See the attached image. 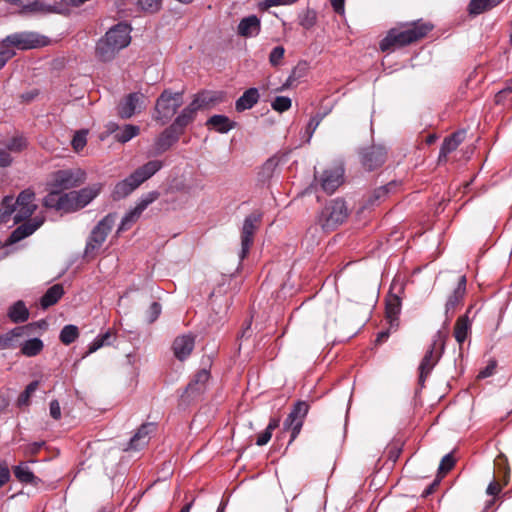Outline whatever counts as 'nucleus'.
Segmentation results:
<instances>
[{"mask_svg": "<svg viewBox=\"0 0 512 512\" xmlns=\"http://www.w3.org/2000/svg\"><path fill=\"white\" fill-rule=\"evenodd\" d=\"M163 166L160 160H151L137 168L125 179L117 182L112 190L111 196L114 200H121L129 196L142 183L155 175Z\"/></svg>", "mask_w": 512, "mask_h": 512, "instance_id": "f257e3e1", "label": "nucleus"}, {"mask_svg": "<svg viewBox=\"0 0 512 512\" xmlns=\"http://www.w3.org/2000/svg\"><path fill=\"white\" fill-rule=\"evenodd\" d=\"M431 29V25L420 22L412 23L404 28H393L380 42V49L385 52L411 44L426 36Z\"/></svg>", "mask_w": 512, "mask_h": 512, "instance_id": "f03ea898", "label": "nucleus"}, {"mask_svg": "<svg viewBox=\"0 0 512 512\" xmlns=\"http://www.w3.org/2000/svg\"><path fill=\"white\" fill-rule=\"evenodd\" d=\"M102 188L101 184H93L92 186L85 187L79 191H70L59 197L58 210L65 212H73L87 206L97 195Z\"/></svg>", "mask_w": 512, "mask_h": 512, "instance_id": "7ed1b4c3", "label": "nucleus"}, {"mask_svg": "<svg viewBox=\"0 0 512 512\" xmlns=\"http://www.w3.org/2000/svg\"><path fill=\"white\" fill-rule=\"evenodd\" d=\"M447 334L441 330L433 336L432 343L425 352L419 365V383L424 384L426 378L430 375L433 368L439 362L445 347Z\"/></svg>", "mask_w": 512, "mask_h": 512, "instance_id": "20e7f679", "label": "nucleus"}, {"mask_svg": "<svg viewBox=\"0 0 512 512\" xmlns=\"http://www.w3.org/2000/svg\"><path fill=\"white\" fill-rule=\"evenodd\" d=\"M48 42L47 37L31 31L13 33L1 41L4 48L10 50L13 56L15 55V49L28 50L40 48L46 46Z\"/></svg>", "mask_w": 512, "mask_h": 512, "instance_id": "39448f33", "label": "nucleus"}, {"mask_svg": "<svg viewBox=\"0 0 512 512\" xmlns=\"http://www.w3.org/2000/svg\"><path fill=\"white\" fill-rule=\"evenodd\" d=\"M115 221L116 214L110 213L100 220L93 228L85 247V255L87 257L94 256L99 251L108 234L112 230Z\"/></svg>", "mask_w": 512, "mask_h": 512, "instance_id": "423d86ee", "label": "nucleus"}, {"mask_svg": "<svg viewBox=\"0 0 512 512\" xmlns=\"http://www.w3.org/2000/svg\"><path fill=\"white\" fill-rule=\"evenodd\" d=\"M348 216V209L341 199L330 201L319 215V224L325 230H333L343 223Z\"/></svg>", "mask_w": 512, "mask_h": 512, "instance_id": "0eeeda50", "label": "nucleus"}, {"mask_svg": "<svg viewBox=\"0 0 512 512\" xmlns=\"http://www.w3.org/2000/svg\"><path fill=\"white\" fill-rule=\"evenodd\" d=\"M182 105V93L164 90L157 99L154 118L162 124L168 122Z\"/></svg>", "mask_w": 512, "mask_h": 512, "instance_id": "6e6552de", "label": "nucleus"}, {"mask_svg": "<svg viewBox=\"0 0 512 512\" xmlns=\"http://www.w3.org/2000/svg\"><path fill=\"white\" fill-rule=\"evenodd\" d=\"M85 181V172L81 169H65L56 171L51 178L50 186L57 191L68 190L81 185Z\"/></svg>", "mask_w": 512, "mask_h": 512, "instance_id": "1a4fd4ad", "label": "nucleus"}, {"mask_svg": "<svg viewBox=\"0 0 512 512\" xmlns=\"http://www.w3.org/2000/svg\"><path fill=\"white\" fill-rule=\"evenodd\" d=\"M260 222V213L254 212L245 218L241 230V252L239 254V258L241 260H243L248 255L254 241V235L259 228Z\"/></svg>", "mask_w": 512, "mask_h": 512, "instance_id": "9d476101", "label": "nucleus"}, {"mask_svg": "<svg viewBox=\"0 0 512 512\" xmlns=\"http://www.w3.org/2000/svg\"><path fill=\"white\" fill-rule=\"evenodd\" d=\"M34 199L35 194L30 189L22 191L16 200L12 196L5 197L0 206V224L9 221L14 207L36 205Z\"/></svg>", "mask_w": 512, "mask_h": 512, "instance_id": "9b49d317", "label": "nucleus"}, {"mask_svg": "<svg viewBox=\"0 0 512 512\" xmlns=\"http://www.w3.org/2000/svg\"><path fill=\"white\" fill-rule=\"evenodd\" d=\"M309 410V405L305 401H298L292 411L287 416L284 421L283 428L284 430L291 431L290 443L293 442L298 434L300 433L304 418L306 417Z\"/></svg>", "mask_w": 512, "mask_h": 512, "instance_id": "f8f14e48", "label": "nucleus"}, {"mask_svg": "<svg viewBox=\"0 0 512 512\" xmlns=\"http://www.w3.org/2000/svg\"><path fill=\"white\" fill-rule=\"evenodd\" d=\"M159 196H160V194L157 191H151V192L143 195L140 198V200L138 201V203L136 204V206L134 207V209L129 211L123 217V219L118 227L117 232L120 233L122 231L128 230L132 226V224L135 223L139 219V217L141 216L143 211L150 204H152L154 201H156L159 198Z\"/></svg>", "mask_w": 512, "mask_h": 512, "instance_id": "ddd939ff", "label": "nucleus"}, {"mask_svg": "<svg viewBox=\"0 0 512 512\" xmlns=\"http://www.w3.org/2000/svg\"><path fill=\"white\" fill-rule=\"evenodd\" d=\"M146 97L140 92H134L124 97L118 104V115L123 119L131 118L145 107Z\"/></svg>", "mask_w": 512, "mask_h": 512, "instance_id": "4468645a", "label": "nucleus"}, {"mask_svg": "<svg viewBox=\"0 0 512 512\" xmlns=\"http://www.w3.org/2000/svg\"><path fill=\"white\" fill-rule=\"evenodd\" d=\"M387 158V151L382 145L367 147L361 152V163L369 171L382 166Z\"/></svg>", "mask_w": 512, "mask_h": 512, "instance_id": "2eb2a0df", "label": "nucleus"}, {"mask_svg": "<svg viewBox=\"0 0 512 512\" xmlns=\"http://www.w3.org/2000/svg\"><path fill=\"white\" fill-rule=\"evenodd\" d=\"M344 169L340 166L325 170L319 178V184L324 192L332 194L343 182Z\"/></svg>", "mask_w": 512, "mask_h": 512, "instance_id": "dca6fc26", "label": "nucleus"}, {"mask_svg": "<svg viewBox=\"0 0 512 512\" xmlns=\"http://www.w3.org/2000/svg\"><path fill=\"white\" fill-rule=\"evenodd\" d=\"M105 37L117 49L126 47L131 40L130 27L125 23H119L106 32Z\"/></svg>", "mask_w": 512, "mask_h": 512, "instance_id": "f3484780", "label": "nucleus"}, {"mask_svg": "<svg viewBox=\"0 0 512 512\" xmlns=\"http://www.w3.org/2000/svg\"><path fill=\"white\" fill-rule=\"evenodd\" d=\"M195 346V337L191 334L181 335L175 338L173 342V352L175 357L183 361L187 359Z\"/></svg>", "mask_w": 512, "mask_h": 512, "instance_id": "a211bd4d", "label": "nucleus"}, {"mask_svg": "<svg viewBox=\"0 0 512 512\" xmlns=\"http://www.w3.org/2000/svg\"><path fill=\"white\" fill-rule=\"evenodd\" d=\"M44 218L36 216L18 226L10 235V242L16 243L33 234L42 224Z\"/></svg>", "mask_w": 512, "mask_h": 512, "instance_id": "6ab92c4d", "label": "nucleus"}, {"mask_svg": "<svg viewBox=\"0 0 512 512\" xmlns=\"http://www.w3.org/2000/svg\"><path fill=\"white\" fill-rule=\"evenodd\" d=\"M28 326H18L0 335V350L20 347L22 338L26 335Z\"/></svg>", "mask_w": 512, "mask_h": 512, "instance_id": "aec40b11", "label": "nucleus"}, {"mask_svg": "<svg viewBox=\"0 0 512 512\" xmlns=\"http://www.w3.org/2000/svg\"><path fill=\"white\" fill-rule=\"evenodd\" d=\"M466 291V277L461 276L459 278L457 287L454 289L453 293L448 297L447 302L445 304V314L447 319L450 318L449 314L453 315L456 308L460 305L464 294Z\"/></svg>", "mask_w": 512, "mask_h": 512, "instance_id": "412c9836", "label": "nucleus"}, {"mask_svg": "<svg viewBox=\"0 0 512 512\" xmlns=\"http://www.w3.org/2000/svg\"><path fill=\"white\" fill-rule=\"evenodd\" d=\"M180 134L172 125L166 128L155 141V152L159 154L168 150L178 140Z\"/></svg>", "mask_w": 512, "mask_h": 512, "instance_id": "4be33fe9", "label": "nucleus"}, {"mask_svg": "<svg viewBox=\"0 0 512 512\" xmlns=\"http://www.w3.org/2000/svg\"><path fill=\"white\" fill-rule=\"evenodd\" d=\"M209 378L210 372L207 369L199 370L194 375L193 379L190 381L186 388V393L188 396L194 397L202 393L206 388V384L209 381Z\"/></svg>", "mask_w": 512, "mask_h": 512, "instance_id": "5701e85b", "label": "nucleus"}, {"mask_svg": "<svg viewBox=\"0 0 512 512\" xmlns=\"http://www.w3.org/2000/svg\"><path fill=\"white\" fill-rule=\"evenodd\" d=\"M260 20L255 15L243 18L238 25V34L243 37L257 36L260 32Z\"/></svg>", "mask_w": 512, "mask_h": 512, "instance_id": "b1692460", "label": "nucleus"}, {"mask_svg": "<svg viewBox=\"0 0 512 512\" xmlns=\"http://www.w3.org/2000/svg\"><path fill=\"white\" fill-rule=\"evenodd\" d=\"M154 429L155 426L152 423L143 424L131 438L129 448L138 450L145 446L149 441V435L154 431Z\"/></svg>", "mask_w": 512, "mask_h": 512, "instance_id": "393cba45", "label": "nucleus"}, {"mask_svg": "<svg viewBox=\"0 0 512 512\" xmlns=\"http://www.w3.org/2000/svg\"><path fill=\"white\" fill-rule=\"evenodd\" d=\"M223 99L222 93L219 92H212V91H204L199 93L192 103L198 110L204 109L210 106H213L219 102H221Z\"/></svg>", "mask_w": 512, "mask_h": 512, "instance_id": "a878e982", "label": "nucleus"}, {"mask_svg": "<svg viewBox=\"0 0 512 512\" xmlns=\"http://www.w3.org/2000/svg\"><path fill=\"white\" fill-rule=\"evenodd\" d=\"M471 333V321L467 314L460 316L454 326V337L461 347Z\"/></svg>", "mask_w": 512, "mask_h": 512, "instance_id": "bb28decb", "label": "nucleus"}, {"mask_svg": "<svg viewBox=\"0 0 512 512\" xmlns=\"http://www.w3.org/2000/svg\"><path fill=\"white\" fill-rule=\"evenodd\" d=\"M259 92L257 88H249L243 95L236 101L235 108L238 112L251 109L259 100Z\"/></svg>", "mask_w": 512, "mask_h": 512, "instance_id": "cd10ccee", "label": "nucleus"}, {"mask_svg": "<svg viewBox=\"0 0 512 512\" xmlns=\"http://www.w3.org/2000/svg\"><path fill=\"white\" fill-rule=\"evenodd\" d=\"M197 111L198 109L191 102L190 105L184 108L182 112L176 117L172 123V126L175 127V129H177L180 133H182L183 129L194 120Z\"/></svg>", "mask_w": 512, "mask_h": 512, "instance_id": "c85d7f7f", "label": "nucleus"}, {"mask_svg": "<svg viewBox=\"0 0 512 512\" xmlns=\"http://www.w3.org/2000/svg\"><path fill=\"white\" fill-rule=\"evenodd\" d=\"M14 476L21 483L38 485L40 479L34 475L27 463L21 462L19 465L13 468Z\"/></svg>", "mask_w": 512, "mask_h": 512, "instance_id": "c756f323", "label": "nucleus"}, {"mask_svg": "<svg viewBox=\"0 0 512 512\" xmlns=\"http://www.w3.org/2000/svg\"><path fill=\"white\" fill-rule=\"evenodd\" d=\"M206 125L219 133H227L235 127V122L225 115H213L207 120Z\"/></svg>", "mask_w": 512, "mask_h": 512, "instance_id": "7c9ffc66", "label": "nucleus"}, {"mask_svg": "<svg viewBox=\"0 0 512 512\" xmlns=\"http://www.w3.org/2000/svg\"><path fill=\"white\" fill-rule=\"evenodd\" d=\"M8 317L13 323H23L29 318V311L21 300L15 302L8 309Z\"/></svg>", "mask_w": 512, "mask_h": 512, "instance_id": "2f4dec72", "label": "nucleus"}, {"mask_svg": "<svg viewBox=\"0 0 512 512\" xmlns=\"http://www.w3.org/2000/svg\"><path fill=\"white\" fill-rule=\"evenodd\" d=\"M401 311V300L397 295H391L386 301V318L391 326L396 325Z\"/></svg>", "mask_w": 512, "mask_h": 512, "instance_id": "473e14b6", "label": "nucleus"}, {"mask_svg": "<svg viewBox=\"0 0 512 512\" xmlns=\"http://www.w3.org/2000/svg\"><path fill=\"white\" fill-rule=\"evenodd\" d=\"M118 51L119 49L114 47L106 37L100 39L96 46V55L102 61L113 59Z\"/></svg>", "mask_w": 512, "mask_h": 512, "instance_id": "72a5a7b5", "label": "nucleus"}, {"mask_svg": "<svg viewBox=\"0 0 512 512\" xmlns=\"http://www.w3.org/2000/svg\"><path fill=\"white\" fill-rule=\"evenodd\" d=\"M64 294V289L61 284H55L50 287L41 298V306L46 309L56 304Z\"/></svg>", "mask_w": 512, "mask_h": 512, "instance_id": "f704fd0d", "label": "nucleus"}, {"mask_svg": "<svg viewBox=\"0 0 512 512\" xmlns=\"http://www.w3.org/2000/svg\"><path fill=\"white\" fill-rule=\"evenodd\" d=\"M44 348L43 341L39 338H32L24 342L21 341L20 352L26 357L38 355Z\"/></svg>", "mask_w": 512, "mask_h": 512, "instance_id": "c9c22d12", "label": "nucleus"}, {"mask_svg": "<svg viewBox=\"0 0 512 512\" xmlns=\"http://www.w3.org/2000/svg\"><path fill=\"white\" fill-rule=\"evenodd\" d=\"M463 140V133L457 132L452 134L451 136L447 137L440 150V158L446 157L449 153L456 150L457 147L460 145V143Z\"/></svg>", "mask_w": 512, "mask_h": 512, "instance_id": "e433bc0d", "label": "nucleus"}, {"mask_svg": "<svg viewBox=\"0 0 512 512\" xmlns=\"http://www.w3.org/2000/svg\"><path fill=\"white\" fill-rule=\"evenodd\" d=\"M394 186L395 183L390 182L385 186H381L375 189L373 193L368 197L364 208L372 207L376 205L379 201L383 200Z\"/></svg>", "mask_w": 512, "mask_h": 512, "instance_id": "4c0bfd02", "label": "nucleus"}, {"mask_svg": "<svg viewBox=\"0 0 512 512\" xmlns=\"http://www.w3.org/2000/svg\"><path fill=\"white\" fill-rule=\"evenodd\" d=\"M139 132L140 128L138 126L126 124L116 133L115 138L120 143H126L137 136Z\"/></svg>", "mask_w": 512, "mask_h": 512, "instance_id": "58836bf2", "label": "nucleus"}, {"mask_svg": "<svg viewBox=\"0 0 512 512\" xmlns=\"http://www.w3.org/2000/svg\"><path fill=\"white\" fill-rule=\"evenodd\" d=\"M299 25L309 30L315 26L317 22V13L315 10L307 8L298 15Z\"/></svg>", "mask_w": 512, "mask_h": 512, "instance_id": "ea45409f", "label": "nucleus"}, {"mask_svg": "<svg viewBox=\"0 0 512 512\" xmlns=\"http://www.w3.org/2000/svg\"><path fill=\"white\" fill-rule=\"evenodd\" d=\"M78 337H79L78 327L75 325H71V324L64 326L59 335L60 341L65 345H69V344L73 343Z\"/></svg>", "mask_w": 512, "mask_h": 512, "instance_id": "a19ab883", "label": "nucleus"}, {"mask_svg": "<svg viewBox=\"0 0 512 512\" xmlns=\"http://www.w3.org/2000/svg\"><path fill=\"white\" fill-rule=\"evenodd\" d=\"M4 145L11 153H20L27 147V139L23 135H16Z\"/></svg>", "mask_w": 512, "mask_h": 512, "instance_id": "79ce46f5", "label": "nucleus"}, {"mask_svg": "<svg viewBox=\"0 0 512 512\" xmlns=\"http://www.w3.org/2000/svg\"><path fill=\"white\" fill-rule=\"evenodd\" d=\"M37 205L14 207V223L27 220L36 210Z\"/></svg>", "mask_w": 512, "mask_h": 512, "instance_id": "37998d69", "label": "nucleus"}, {"mask_svg": "<svg viewBox=\"0 0 512 512\" xmlns=\"http://www.w3.org/2000/svg\"><path fill=\"white\" fill-rule=\"evenodd\" d=\"M493 8L491 0H471L469 3V12L473 15H479Z\"/></svg>", "mask_w": 512, "mask_h": 512, "instance_id": "c03bdc74", "label": "nucleus"}, {"mask_svg": "<svg viewBox=\"0 0 512 512\" xmlns=\"http://www.w3.org/2000/svg\"><path fill=\"white\" fill-rule=\"evenodd\" d=\"M38 386H39L38 381H32L31 383H29L26 386L25 390L19 395L18 400H17L18 405L19 406L28 405L30 402V397L37 390Z\"/></svg>", "mask_w": 512, "mask_h": 512, "instance_id": "a18cd8bd", "label": "nucleus"}, {"mask_svg": "<svg viewBox=\"0 0 512 512\" xmlns=\"http://www.w3.org/2000/svg\"><path fill=\"white\" fill-rule=\"evenodd\" d=\"M507 100H512V79L495 95L496 104H504Z\"/></svg>", "mask_w": 512, "mask_h": 512, "instance_id": "49530a36", "label": "nucleus"}, {"mask_svg": "<svg viewBox=\"0 0 512 512\" xmlns=\"http://www.w3.org/2000/svg\"><path fill=\"white\" fill-rule=\"evenodd\" d=\"M323 115H320V114H317L315 116H313L308 124H307V127L305 129V136L307 137L306 138V142L309 143L315 130L317 129V127L319 126V124L321 123L322 119H323Z\"/></svg>", "mask_w": 512, "mask_h": 512, "instance_id": "de8ad7c7", "label": "nucleus"}, {"mask_svg": "<svg viewBox=\"0 0 512 512\" xmlns=\"http://www.w3.org/2000/svg\"><path fill=\"white\" fill-rule=\"evenodd\" d=\"M291 99L289 97H285V96H277L273 101H272V108L278 112H284V111H287L288 109H290L291 107Z\"/></svg>", "mask_w": 512, "mask_h": 512, "instance_id": "09e8293b", "label": "nucleus"}, {"mask_svg": "<svg viewBox=\"0 0 512 512\" xmlns=\"http://www.w3.org/2000/svg\"><path fill=\"white\" fill-rule=\"evenodd\" d=\"M86 135L87 132L84 130L78 131L74 134L71 144L76 152H79L85 147L87 143Z\"/></svg>", "mask_w": 512, "mask_h": 512, "instance_id": "8fccbe9b", "label": "nucleus"}, {"mask_svg": "<svg viewBox=\"0 0 512 512\" xmlns=\"http://www.w3.org/2000/svg\"><path fill=\"white\" fill-rule=\"evenodd\" d=\"M285 49L283 46H276L272 49L269 55V63L276 67L282 63L284 58Z\"/></svg>", "mask_w": 512, "mask_h": 512, "instance_id": "3c124183", "label": "nucleus"}, {"mask_svg": "<svg viewBox=\"0 0 512 512\" xmlns=\"http://www.w3.org/2000/svg\"><path fill=\"white\" fill-rule=\"evenodd\" d=\"M138 3L142 10L153 13L159 10L161 0H138Z\"/></svg>", "mask_w": 512, "mask_h": 512, "instance_id": "603ef678", "label": "nucleus"}, {"mask_svg": "<svg viewBox=\"0 0 512 512\" xmlns=\"http://www.w3.org/2000/svg\"><path fill=\"white\" fill-rule=\"evenodd\" d=\"M11 152L0 142V167H8L12 163Z\"/></svg>", "mask_w": 512, "mask_h": 512, "instance_id": "864d4df0", "label": "nucleus"}, {"mask_svg": "<svg viewBox=\"0 0 512 512\" xmlns=\"http://www.w3.org/2000/svg\"><path fill=\"white\" fill-rule=\"evenodd\" d=\"M455 464V460L452 456V454L445 455L439 465V473H447L449 472Z\"/></svg>", "mask_w": 512, "mask_h": 512, "instance_id": "5fc2aeb1", "label": "nucleus"}, {"mask_svg": "<svg viewBox=\"0 0 512 512\" xmlns=\"http://www.w3.org/2000/svg\"><path fill=\"white\" fill-rule=\"evenodd\" d=\"M59 191L56 189H52L51 193L47 195L44 199V205L46 207H53L58 210V202H59Z\"/></svg>", "mask_w": 512, "mask_h": 512, "instance_id": "6e6d98bb", "label": "nucleus"}, {"mask_svg": "<svg viewBox=\"0 0 512 512\" xmlns=\"http://www.w3.org/2000/svg\"><path fill=\"white\" fill-rule=\"evenodd\" d=\"M496 367H497V362L495 360H490L488 362L487 366L479 372L477 377L479 379H484V378H488V377L492 376L496 371Z\"/></svg>", "mask_w": 512, "mask_h": 512, "instance_id": "4d7b16f0", "label": "nucleus"}, {"mask_svg": "<svg viewBox=\"0 0 512 512\" xmlns=\"http://www.w3.org/2000/svg\"><path fill=\"white\" fill-rule=\"evenodd\" d=\"M495 465L499 468V473L503 474L504 484L508 482L509 476V467L507 466V461L504 457H498L495 461Z\"/></svg>", "mask_w": 512, "mask_h": 512, "instance_id": "13d9d810", "label": "nucleus"}, {"mask_svg": "<svg viewBox=\"0 0 512 512\" xmlns=\"http://www.w3.org/2000/svg\"><path fill=\"white\" fill-rule=\"evenodd\" d=\"M161 313V306L157 302H153L148 310L149 322H154Z\"/></svg>", "mask_w": 512, "mask_h": 512, "instance_id": "bf43d9fd", "label": "nucleus"}, {"mask_svg": "<svg viewBox=\"0 0 512 512\" xmlns=\"http://www.w3.org/2000/svg\"><path fill=\"white\" fill-rule=\"evenodd\" d=\"M298 0H265L262 5L264 8L268 9L270 7L274 6H281V5H291L296 3Z\"/></svg>", "mask_w": 512, "mask_h": 512, "instance_id": "052dcab7", "label": "nucleus"}, {"mask_svg": "<svg viewBox=\"0 0 512 512\" xmlns=\"http://www.w3.org/2000/svg\"><path fill=\"white\" fill-rule=\"evenodd\" d=\"M49 412H50V416L53 419L59 420L61 418V408H60V404L57 400H52L50 402Z\"/></svg>", "mask_w": 512, "mask_h": 512, "instance_id": "680f3d73", "label": "nucleus"}, {"mask_svg": "<svg viewBox=\"0 0 512 512\" xmlns=\"http://www.w3.org/2000/svg\"><path fill=\"white\" fill-rule=\"evenodd\" d=\"M44 442H33L25 447L24 453L26 456L36 455L43 447Z\"/></svg>", "mask_w": 512, "mask_h": 512, "instance_id": "e2e57ef3", "label": "nucleus"}, {"mask_svg": "<svg viewBox=\"0 0 512 512\" xmlns=\"http://www.w3.org/2000/svg\"><path fill=\"white\" fill-rule=\"evenodd\" d=\"M12 57L13 53H11L10 50H6L0 42V69H2Z\"/></svg>", "mask_w": 512, "mask_h": 512, "instance_id": "0e129e2a", "label": "nucleus"}, {"mask_svg": "<svg viewBox=\"0 0 512 512\" xmlns=\"http://www.w3.org/2000/svg\"><path fill=\"white\" fill-rule=\"evenodd\" d=\"M501 489L502 485L499 484L496 480H493L488 485L486 492L490 496H496L498 493H500Z\"/></svg>", "mask_w": 512, "mask_h": 512, "instance_id": "69168bd1", "label": "nucleus"}, {"mask_svg": "<svg viewBox=\"0 0 512 512\" xmlns=\"http://www.w3.org/2000/svg\"><path fill=\"white\" fill-rule=\"evenodd\" d=\"M271 437L272 433L265 429L262 433L259 434L256 444L258 446L266 445L270 441Z\"/></svg>", "mask_w": 512, "mask_h": 512, "instance_id": "338daca9", "label": "nucleus"}, {"mask_svg": "<svg viewBox=\"0 0 512 512\" xmlns=\"http://www.w3.org/2000/svg\"><path fill=\"white\" fill-rule=\"evenodd\" d=\"M10 479V472L6 465L0 464V488Z\"/></svg>", "mask_w": 512, "mask_h": 512, "instance_id": "774afa93", "label": "nucleus"}]
</instances>
